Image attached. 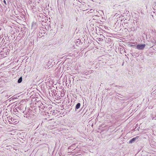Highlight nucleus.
Masks as SVG:
<instances>
[{
    "label": "nucleus",
    "instance_id": "f257e3e1",
    "mask_svg": "<svg viewBox=\"0 0 156 156\" xmlns=\"http://www.w3.org/2000/svg\"><path fill=\"white\" fill-rule=\"evenodd\" d=\"M146 46V45L144 44H138V45H137L136 47V48L138 50H143V49L145 46Z\"/></svg>",
    "mask_w": 156,
    "mask_h": 156
},
{
    "label": "nucleus",
    "instance_id": "f03ea898",
    "mask_svg": "<svg viewBox=\"0 0 156 156\" xmlns=\"http://www.w3.org/2000/svg\"><path fill=\"white\" fill-rule=\"evenodd\" d=\"M139 136H136L135 137L133 138V139H132L131 140L129 141V143H132L134 141L138 139L139 138Z\"/></svg>",
    "mask_w": 156,
    "mask_h": 156
},
{
    "label": "nucleus",
    "instance_id": "7ed1b4c3",
    "mask_svg": "<svg viewBox=\"0 0 156 156\" xmlns=\"http://www.w3.org/2000/svg\"><path fill=\"white\" fill-rule=\"evenodd\" d=\"M80 103H78L77 104L76 106V109H78L80 107Z\"/></svg>",
    "mask_w": 156,
    "mask_h": 156
},
{
    "label": "nucleus",
    "instance_id": "20e7f679",
    "mask_svg": "<svg viewBox=\"0 0 156 156\" xmlns=\"http://www.w3.org/2000/svg\"><path fill=\"white\" fill-rule=\"evenodd\" d=\"M22 78L21 77H20L18 80V83H20L22 82Z\"/></svg>",
    "mask_w": 156,
    "mask_h": 156
},
{
    "label": "nucleus",
    "instance_id": "39448f33",
    "mask_svg": "<svg viewBox=\"0 0 156 156\" xmlns=\"http://www.w3.org/2000/svg\"><path fill=\"white\" fill-rule=\"evenodd\" d=\"M18 122L17 120H16L15 121H12V122H13L14 123H16V124L17 123H18Z\"/></svg>",
    "mask_w": 156,
    "mask_h": 156
},
{
    "label": "nucleus",
    "instance_id": "423d86ee",
    "mask_svg": "<svg viewBox=\"0 0 156 156\" xmlns=\"http://www.w3.org/2000/svg\"><path fill=\"white\" fill-rule=\"evenodd\" d=\"M130 46L131 47H134L136 46V45H133V44H130Z\"/></svg>",
    "mask_w": 156,
    "mask_h": 156
},
{
    "label": "nucleus",
    "instance_id": "0eeeda50",
    "mask_svg": "<svg viewBox=\"0 0 156 156\" xmlns=\"http://www.w3.org/2000/svg\"><path fill=\"white\" fill-rule=\"evenodd\" d=\"M4 3L6 5V2L5 0H4Z\"/></svg>",
    "mask_w": 156,
    "mask_h": 156
},
{
    "label": "nucleus",
    "instance_id": "6e6552de",
    "mask_svg": "<svg viewBox=\"0 0 156 156\" xmlns=\"http://www.w3.org/2000/svg\"><path fill=\"white\" fill-rule=\"evenodd\" d=\"M90 11H91V12H92L93 11H94V10L93 9H90Z\"/></svg>",
    "mask_w": 156,
    "mask_h": 156
}]
</instances>
